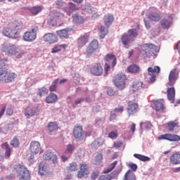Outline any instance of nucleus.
I'll return each mask as SVG.
<instances>
[{"label":"nucleus","mask_w":180,"mask_h":180,"mask_svg":"<svg viewBox=\"0 0 180 180\" xmlns=\"http://www.w3.org/2000/svg\"><path fill=\"white\" fill-rule=\"evenodd\" d=\"M79 169V166H78V163L73 162L69 165L66 167V171L68 172H75Z\"/></svg>","instance_id":"obj_27"},{"label":"nucleus","mask_w":180,"mask_h":180,"mask_svg":"<svg viewBox=\"0 0 180 180\" xmlns=\"http://www.w3.org/2000/svg\"><path fill=\"white\" fill-rule=\"evenodd\" d=\"M71 155L69 154H65V152L64 153V154L61 156V159L63 160V161L65 162L68 160V158H70Z\"/></svg>","instance_id":"obj_60"},{"label":"nucleus","mask_w":180,"mask_h":180,"mask_svg":"<svg viewBox=\"0 0 180 180\" xmlns=\"http://www.w3.org/2000/svg\"><path fill=\"white\" fill-rule=\"evenodd\" d=\"M0 50L5 53L6 56H13L15 58H20L23 56V52L13 44H3Z\"/></svg>","instance_id":"obj_1"},{"label":"nucleus","mask_w":180,"mask_h":180,"mask_svg":"<svg viewBox=\"0 0 180 180\" xmlns=\"http://www.w3.org/2000/svg\"><path fill=\"white\" fill-rule=\"evenodd\" d=\"M160 72L161 69L159 66H155L154 68H148V75L151 76L148 81L149 84H154V82L157 78V75H155V74H160Z\"/></svg>","instance_id":"obj_11"},{"label":"nucleus","mask_w":180,"mask_h":180,"mask_svg":"<svg viewBox=\"0 0 180 180\" xmlns=\"http://www.w3.org/2000/svg\"><path fill=\"white\" fill-rule=\"evenodd\" d=\"M58 101V96L53 93L50 94L46 98V103H55Z\"/></svg>","instance_id":"obj_30"},{"label":"nucleus","mask_w":180,"mask_h":180,"mask_svg":"<svg viewBox=\"0 0 180 180\" xmlns=\"http://www.w3.org/2000/svg\"><path fill=\"white\" fill-rule=\"evenodd\" d=\"M167 92L169 101H174L175 99V88L170 87L167 89Z\"/></svg>","instance_id":"obj_32"},{"label":"nucleus","mask_w":180,"mask_h":180,"mask_svg":"<svg viewBox=\"0 0 180 180\" xmlns=\"http://www.w3.org/2000/svg\"><path fill=\"white\" fill-rule=\"evenodd\" d=\"M123 146V141H117L113 143L112 147L114 148H120Z\"/></svg>","instance_id":"obj_51"},{"label":"nucleus","mask_w":180,"mask_h":180,"mask_svg":"<svg viewBox=\"0 0 180 180\" xmlns=\"http://www.w3.org/2000/svg\"><path fill=\"white\" fill-rule=\"evenodd\" d=\"M153 109L155 112H164V100H156L153 101Z\"/></svg>","instance_id":"obj_18"},{"label":"nucleus","mask_w":180,"mask_h":180,"mask_svg":"<svg viewBox=\"0 0 180 180\" xmlns=\"http://www.w3.org/2000/svg\"><path fill=\"white\" fill-rule=\"evenodd\" d=\"M89 46H91L94 50H98L99 48V42L96 39H94Z\"/></svg>","instance_id":"obj_48"},{"label":"nucleus","mask_w":180,"mask_h":180,"mask_svg":"<svg viewBox=\"0 0 180 180\" xmlns=\"http://www.w3.org/2000/svg\"><path fill=\"white\" fill-rule=\"evenodd\" d=\"M124 180H136V175H134L133 172L129 169L124 174Z\"/></svg>","instance_id":"obj_36"},{"label":"nucleus","mask_w":180,"mask_h":180,"mask_svg":"<svg viewBox=\"0 0 180 180\" xmlns=\"http://www.w3.org/2000/svg\"><path fill=\"white\" fill-rule=\"evenodd\" d=\"M128 34L131 37H137L139 34L137 33V30L136 29H131L128 30Z\"/></svg>","instance_id":"obj_49"},{"label":"nucleus","mask_w":180,"mask_h":180,"mask_svg":"<svg viewBox=\"0 0 180 180\" xmlns=\"http://www.w3.org/2000/svg\"><path fill=\"white\" fill-rule=\"evenodd\" d=\"M130 36H129L127 34H124L121 38L122 42L124 44V46H127L129 43H130Z\"/></svg>","instance_id":"obj_42"},{"label":"nucleus","mask_w":180,"mask_h":180,"mask_svg":"<svg viewBox=\"0 0 180 180\" xmlns=\"http://www.w3.org/2000/svg\"><path fill=\"white\" fill-rule=\"evenodd\" d=\"M65 12L69 15V16L75 11H78V8H77V5L72 2H70L68 6L64 8Z\"/></svg>","instance_id":"obj_24"},{"label":"nucleus","mask_w":180,"mask_h":180,"mask_svg":"<svg viewBox=\"0 0 180 180\" xmlns=\"http://www.w3.org/2000/svg\"><path fill=\"white\" fill-rule=\"evenodd\" d=\"M141 126H144L146 129H150L151 124L150 122H141Z\"/></svg>","instance_id":"obj_64"},{"label":"nucleus","mask_w":180,"mask_h":180,"mask_svg":"<svg viewBox=\"0 0 180 180\" xmlns=\"http://www.w3.org/2000/svg\"><path fill=\"white\" fill-rule=\"evenodd\" d=\"M11 146L13 147H15V148H18L19 147L20 142H19V139L18 138L14 137L11 141Z\"/></svg>","instance_id":"obj_46"},{"label":"nucleus","mask_w":180,"mask_h":180,"mask_svg":"<svg viewBox=\"0 0 180 180\" xmlns=\"http://www.w3.org/2000/svg\"><path fill=\"white\" fill-rule=\"evenodd\" d=\"M72 20L75 23H84V17L79 15V14H74L72 15Z\"/></svg>","instance_id":"obj_37"},{"label":"nucleus","mask_w":180,"mask_h":180,"mask_svg":"<svg viewBox=\"0 0 180 180\" xmlns=\"http://www.w3.org/2000/svg\"><path fill=\"white\" fill-rule=\"evenodd\" d=\"M160 25L163 29H169L172 25V21L164 18L160 21Z\"/></svg>","instance_id":"obj_35"},{"label":"nucleus","mask_w":180,"mask_h":180,"mask_svg":"<svg viewBox=\"0 0 180 180\" xmlns=\"http://www.w3.org/2000/svg\"><path fill=\"white\" fill-rule=\"evenodd\" d=\"M117 136H119V134H117V131H110L108 134V137H110V139H112V140L117 139Z\"/></svg>","instance_id":"obj_52"},{"label":"nucleus","mask_w":180,"mask_h":180,"mask_svg":"<svg viewBox=\"0 0 180 180\" xmlns=\"http://www.w3.org/2000/svg\"><path fill=\"white\" fill-rule=\"evenodd\" d=\"M89 40V36H88V34L82 35L77 40L78 45L79 47H84V46L87 44Z\"/></svg>","instance_id":"obj_26"},{"label":"nucleus","mask_w":180,"mask_h":180,"mask_svg":"<svg viewBox=\"0 0 180 180\" xmlns=\"http://www.w3.org/2000/svg\"><path fill=\"white\" fill-rule=\"evenodd\" d=\"M104 61L107 63H112V67H115L117 63L116 56L113 53H110L105 56Z\"/></svg>","instance_id":"obj_23"},{"label":"nucleus","mask_w":180,"mask_h":180,"mask_svg":"<svg viewBox=\"0 0 180 180\" xmlns=\"http://www.w3.org/2000/svg\"><path fill=\"white\" fill-rule=\"evenodd\" d=\"M40 108L37 106H28L25 109L24 115L27 119H30L33 116H39Z\"/></svg>","instance_id":"obj_9"},{"label":"nucleus","mask_w":180,"mask_h":180,"mask_svg":"<svg viewBox=\"0 0 180 180\" xmlns=\"http://www.w3.org/2000/svg\"><path fill=\"white\" fill-rule=\"evenodd\" d=\"M112 176L110 174L101 175L98 180H111Z\"/></svg>","instance_id":"obj_55"},{"label":"nucleus","mask_w":180,"mask_h":180,"mask_svg":"<svg viewBox=\"0 0 180 180\" xmlns=\"http://www.w3.org/2000/svg\"><path fill=\"white\" fill-rule=\"evenodd\" d=\"M30 150L32 154H40L41 153V146L40 145V142L32 141L30 146Z\"/></svg>","instance_id":"obj_14"},{"label":"nucleus","mask_w":180,"mask_h":180,"mask_svg":"<svg viewBox=\"0 0 180 180\" xmlns=\"http://www.w3.org/2000/svg\"><path fill=\"white\" fill-rule=\"evenodd\" d=\"M80 171H82L83 172H86V174H87L88 165H86V163H81L80 164Z\"/></svg>","instance_id":"obj_54"},{"label":"nucleus","mask_w":180,"mask_h":180,"mask_svg":"<svg viewBox=\"0 0 180 180\" xmlns=\"http://www.w3.org/2000/svg\"><path fill=\"white\" fill-rule=\"evenodd\" d=\"M134 157H135V158H137V160H140V161H143V162L150 161V158L147 156H144L143 155L135 153L134 155Z\"/></svg>","instance_id":"obj_45"},{"label":"nucleus","mask_w":180,"mask_h":180,"mask_svg":"<svg viewBox=\"0 0 180 180\" xmlns=\"http://www.w3.org/2000/svg\"><path fill=\"white\" fill-rule=\"evenodd\" d=\"M88 173H86L85 172H82V170L79 171L77 173V178L79 179H82V178H84L85 175H86Z\"/></svg>","instance_id":"obj_56"},{"label":"nucleus","mask_w":180,"mask_h":180,"mask_svg":"<svg viewBox=\"0 0 180 180\" xmlns=\"http://www.w3.org/2000/svg\"><path fill=\"white\" fill-rule=\"evenodd\" d=\"M104 70H105V74L107 75L108 72H109V70H110V65H109V63H105Z\"/></svg>","instance_id":"obj_58"},{"label":"nucleus","mask_w":180,"mask_h":180,"mask_svg":"<svg viewBox=\"0 0 180 180\" xmlns=\"http://www.w3.org/2000/svg\"><path fill=\"white\" fill-rule=\"evenodd\" d=\"M95 51V49L89 45V46L86 48V54L87 56H89V54H92Z\"/></svg>","instance_id":"obj_57"},{"label":"nucleus","mask_w":180,"mask_h":180,"mask_svg":"<svg viewBox=\"0 0 180 180\" xmlns=\"http://www.w3.org/2000/svg\"><path fill=\"white\" fill-rule=\"evenodd\" d=\"M39 174L40 175H47L49 174V164L46 161H42L39 163Z\"/></svg>","instance_id":"obj_19"},{"label":"nucleus","mask_w":180,"mask_h":180,"mask_svg":"<svg viewBox=\"0 0 180 180\" xmlns=\"http://www.w3.org/2000/svg\"><path fill=\"white\" fill-rule=\"evenodd\" d=\"M43 9L44 8L42 6H33L30 8V12L32 15H38V13H40Z\"/></svg>","instance_id":"obj_34"},{"label":"nucleus","mask_w":180,"mask_h":180,"mask_svg":"<svg viewBox=\"0 0 180 180\" xmlns=\"http://www.w3.org/2000/svg\"><path fill=\"white\" fill-rule=\"evenodd\" d=\"M101 146H102V139H96L91 143L92 148H98V147H101Z\"/></svg>","instance_id":"obj_44"},{"label":"nucleus","mask_w":180,"mask_h":180,"mask_svg":"<svg viewBox=\"0 0 180 180\" xmlns=\"http://www.w3.org/2000/svg\"><path fill=\"white\" fill-rule=\"evenodd\" d=\"M47 94H49V89H47L46 86H42L38 89L37 92V96H39V98H41V96H45V95H47Z\"/></svg>","instance_id":"obj_33"},{"label":"nucleus","mask_w":180,"mask_h":180,"mask_svg":"<svg viewBox=\"0 0 180 180\" xmlns=\"http://www.w3.org/2000/svg\"><path fill=\"white\" fill-rule=\"evenodd\" d=\"M48 129L51 133L53 131H56V130H58V125L56 122H49L48 124Z\"/></svg>","instance_id":"obj_41"},{"label":"nucleus","mask_w":180,"mask_h":180,"mask_svg":"<svg viewBox=\"0 0 180 180\" xmlns=\"http://www.w3.org/2000/svg\"><path fill=\"white\" fill-rule=\"evenodd\" d=\"M18 75L13 72H9L8 70H0V81L5 84H9L15 81Z\"/></svg>","instance_id":"obj_5"},{"label":"nucleus","mask_w":180,"mask_h":180,"mask_svg":"<svg viewBox=\"0 0 180 180\" xmlns=\"http://www.w3.org/2000/svg\"><path fill=\"white\" fill-rule=\"evenodd\" d=\"M126 75L119 73L115 76L114 84L117 89L120 91H123V89L126 88Z\"/></svg>","instance_id":"obj_7"},{"label":"nucleus","mask_w":180,"mask_h":180,"mask_svg":"<svg viewBox=\"0 0 180 180\" xmlns=\"http://www.w3.org/2000/svg\"><path fill=\"white\" fill-rule=\"evenodd\" d=\"M179 78V73L177 72L176 68L173 69L169 74V81L167 82L169 86H174L176 82V79Z\"/></svg>","instance_id":"obj_12"},{"label":"nucleus","mask_w":180,"mask_h":180,"mask_svg":"<svg viewBox=\"0 0 180 180\" xmlns=\"http://www.w3.org/2000/svg\"><path fill=\"white\" fill-rule=\"evenodd\" d=\"M13 172H17L19 180H30V172L25 166L16 165L13 167Z\"/></svg>","instance_id":"obj_4"},{"label":"nucleus","mask_w":180,"mask_h":180,"mask_svg":"<svg viewBox=\"0 0 180 180\" xmlns=\"http://www.w3.org/2000/svg\"><path fill=\"white\" fill-rule=\"evenodd\" d=\"M90 72L96 77H101L103 74V68L101 63H96L91 68Z\"/></svg>","instance_id":"obj_13"},{"label":"nucleus","mask_w":180,"mask_h":180,"mask_svg":"<svg viewBox=\"0 0 180 180\" xmlns=\"http://www.w3.org/2000/svg\"><path fill=\"white\" fill-rule=\"evenodd\" d=\"M117 165V161H115L114 162L111 163L108 169H105L103 171V174H109V172H112L115 167Z\"/></svg>","instance_id":"obj_40"},{"label":"nucleus","mask_w":180,"mask_h":180,"mask_svg":"<svg viewBox=\"0 0 180 180\" xmlns=\"http://www.w3.org/2000/svg\"><path fill=\"white\" fill-rule=\"evenodd\" d=\"M98 31L100 32V37L101 39H105V36L108 34V29L105 27L103 25H101L98 28Z\"/></svg>","instance_id":"obj_39"},{"label":"nucleus","mask_w":180,"mask_h":180,"mask_svg":"<svg viewBox=\"0 0 180 180\" xmlns=\"http://www.w3.org/2000/svg\"><path fill=\"white\" fill-rule=\"evenodd\" d=\"M39 31V25L35 24L31 27V31H27L23 34L25 41H34Z\"/></svg>","instance_id":"obj_6"},{"label":"nucleus","mask_w":180,"mask_h":180,"mask_svg":"<svg viewBox=\"0 0 180 180\" xmlns=\"http://www.w3.org/2000/svg\"><path fill=\"white\" fill-rule=\"evenodd\" d=\"M43 39L44 41L50 44L57 43V41H58L57 35L53 33H48L44 34Z\"/></svg>","instance_id":"obj_17"},{"label":"nucleus","mask_w":180,"mask_h":180,"mask_svg":"<svg viewBox=\"0 0 180 180\" xmlns=\"http://www.w3.org/2000/svg\"><path fill=\"white\" fill-rule=\"evenodd\" d=\"M102 160H103V155L102 153H98L94 160V165H99L101 162H102Z\"/></svg>","instance_id":"obj_43"},{"label":"nucleus","mask_w":180,"mask_h":180,"mask_svg":"<svg viewBox=\"0 0 180 180\" xmlns=\"http://www.w3.org/2000/svg\"><path fill=\"white\" fill-rule=\"evenodd\" d=\"M139 110V104L136 103L129 101L128 103L127 112L129 115H134Z\"/></svg>","instance_id":"obj_20"},{"label":"nucleus","mask_w":180,"mask_h":180,"mask_svg":"<svg viewBox=\"0 0 180 180\" xmlns=\"http://www.w3.org/2000/svg\"><path fill=\"white\" fill-rule=\"evenodd\" d=\"M6 115L8 116H12L13 115V109H12V108H7Z\"/></svg>","instance_id":"obj_63"},{"label":"nucleus","mask_w":180,"mask_h":180,"mask_svg":"<svg viewBox=\"0 0 180 180\" xmlns=\"http://www.w3.org/2000/svg\"><path fill=\"white\" fill-rule=\"evenodd\" d=\"M56 5L58 6V8H63V6H64V5H65V3L62 1H57L56 2Z\"/></svg>","instance_id":"obj_59"},{"label":"nucleus","mask_w":180,"mask_h":180,"mask_svg":"<svg viewBox=\"0 0 180 180\" xmlns=\"http://www.w3.org/2000/svg\"><path fill=\"white\" fill-rule=\"evenodd\" d=\"M176 126H178V124L174 122L167 123V127L169 131H172L175 129V127H176Z\"/></svg>","instance_id":"obj_50"},{"label":"nucleus","mask_w":180,"mask_h":180,"mask_svg":"<svg viewBox=\"0 0 180 180\" xmlns=\"http://www.w3.org/2000/svg\"><path fill=\"white\" fill-rule=\"evenodd\" d=\"M65 49H67V44H56L52 48L51 53H59V51L65 50Z\"/></svg>","instance_id":"obj_31"},{"label":"nucleus","mask_w":180,"mask_h":180,"mask_svg":"<svg viewBox=\"0 0 180 180\" xmlns=\"http://www.w3.org/2000/svg\"><path fill=\"white\" fill-rule=\"evenodd\" d=\"M49 20L53 23V25L61 23V22H64V14L60 13V11H53L51 13Z\"/></svg>","instance_id":"obj_10"},{"label":"nucleus","mask_w":180,"mask_h":180,"mask_svg":"<svg viewBox=\"0 0 180 180\" xmlns=\"http://www.w3.org/2000/svg\"><path fill=\"white\" fill-rule=\"evenodd\" d=\"M146 88H148V86H146L141 81H136L132 84V91L134 92H140Z\"/></svg>","instance_id":"obj_16"},{"label":"nucleus","mask_w":180,"mask_h":180,"mask_svg":"<svg viewBox=\"0 0 180 180\" xmlns=\"http://www.w3.org/2000/svg\"><path fill=\"white\" fill-rule=\"evenodd\" d=\"M16 29H23V24L18 22L15 25V28L6 27L3 30V34L8 39H19L20 37V32Z\"/></svg>","instance_id":"obj_3"},{"label":"nucleus","mask_w":180,"mask_h":180,"mask_svg":"<svg viewBox=\"0 0 180 180\" xmlns=\"http://www.w3.org/2000/svg\"><path fill=\"white\" fill-rule=\"evenodd\" d=\"M8 65V60L6 59H3L0 58V70L1 68H4Z\"/></svg>","instance_id":"obj_53"},{"label":"nucleus","mask_w":180,"mask_h":180,"mask_svg":"<svg viewBox=\"0 0 180 180\" xmlns=\"http://www.w3.org/2000/svg\"><path fill=\"white\" fill-rule=\"evenodd\" d=\"M142 56H146V57H151L157 56L160 53V47L153 44H145L141 46L140 51Z\"/></svg>","instance_id":"obj_2"},{"label":"nucleus","mask_w":180,"mask_h":180,"mask_svg":"<svg viewBox=\"0 0 180 180\" xmlns=\"http://www.w3.org/2000/svg\"><path fill=\"white\" fill-rule=\"evenodd\" d=\"M107 94L109 95V96H113V95H115V90H113V89H108L107 90Z\"/></svg>","instance_id":"obj_61"},{"label":"nucleus","mask_w":180,"mask_h":180,"mask_svg":"<svg viewBox=\"0 0 180 180\" xmlns=\"http://www.w3.org/2000/svg\"><path fill=\"white\" fill-rule=\"evenodd\" d=\"M170 163L173 165H178L180 164V153H173L169 158Z\"/></svg>","instance_id":"obj_25"},{"label":"nucleus","mask_w":180,"mask_h":180,"mask_svg":"<svg viewBox=\"0 0 180 180\" xmlns=\"http://www.w3.org/2000/svg\"><path fill=\"white\" fill-rule=\"evenodd\" d=\"M158 140H167L168 141H180L179 135L165 134L158 137Z\"/></svg>","instance_id":"obj_15"},{"label":"nucleus","mask_w":180,"mask_h":180,"mask_svg":"<svg viewBox=\"0 0 180 180\" xmlns=\"http://www.w3.org/2000/svg\"><path fill=\"white\" fill-rule=\"evenodd\" d=\"M73 136L77 141L85 139V132L82 125L76 124L73 128Z\"/></svg>","instance_id":"obj_8"},{"label":"nucleus","mask_w":180,"mask_h":180,"mask_svg":"<svg viewBox=\"0 0 180 180\" xmlns=\"http://www.w3.org/2000/svg\"><path fill=\"white\" fill-rule=\"evenodd\" d=\"M43 160L45 161H52L53 164H56L57 162V155L53 154L51 152H46L43 155Z\"/></svg>","instance_id":"obj_21"},{"label":"nucleus","mask_w":180,"mask_h":180,"mask_svg":"<svg viewBox=\"0 0 180 180\" xmlns=\"http://www.w3.org/2000/svg\"><path fill=\"white\" fill-rule=\"evenodd\" d=\"M129 72H131L132 74H137V72H140V68L136 65H131L128 68Z\"/></svg>","instance_id":"obj_38"},{"label":"nucleus","mask_w":180,"mask_h":180,"mask_svg":"<svg viewBox=\"0 0 180 180\" xmlns=\"http://www.w3.org/2000/svg\"><path fill=\"white\" fill-rule=\"evenodd\" d=\"M148 19H150L151 22H160V20H161V15L157 12H153L148 15Z\"/></svg>","instance_id":"obj_29"},{"label":"nucleus","mask_w":180,"mask_h":180,"mask_svg":"<svg viewBox=\"0 0 180 180\" xmlns=\"http://www.w3.org/2000/svg\"><path fill=\"white\" fill-rule=\"evenodd\" d=\"M113 20H115V18L112 14H107L104 16V23L107 27L113 23Z\"/></svg>","instance_id":"obj_28"},{"label":"nucleus","mask_w":180,"mask_h":180,"mask_svg":"<svg viewBox=\"0 0 180 180\" xmlns=\"http://www.w3.org/2000/svg\"><path fill=\"white\" fill-rule=\"evenodd\" d=\"M71 30H72V28H65L56 31V34H58L60 39H68V34L70 32H71Z\"/></svg>","instance_id":"obj_22"},{"label":"nucleus","mask_w":180,"mask_h":180,"mask_svg":"<svg viewBox=\"0 0 180 180\" xmlns=\"http://www.w3.org/2000/svg\"><path fill=\"white\" fill-rule=\"evenodd\" d=\"M129 167L132 169V171H137V165L131 163L129 165Z\"/></svg>","instance_id":"obj_62"},{"label":"nucleus","mask_w":180,"mask_h":180,"mask_svg":"<svg viewBox=\"0 0 180 180\" xmlns=\"http://www.w3.org/2000/svg\"><path fill=\"white\" fill-rule=\"evenodd\" d=\"M75 147L74 145L69 144L67 146V148L65 151V154H68L69 155H71L72 154V152L74 151Z\"/></svg>","instance_id":"obj_47"}]
</instances>
